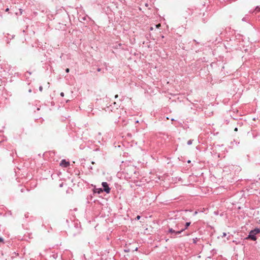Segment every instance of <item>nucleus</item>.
I'll use <instances>...</instances> for the list:
<instances>
[{
    "label": "nucleus",
    "instance_id": "9d476101",
    "mask_svg": "<svg viewBox=\"0 0 260 260\" xmlns=\"http://www.w3.org/2000/svg\"><path fill=\"white\" fill-rule=\"evenodd\" d=\"M192 140H189L187 142V144L188 145H191L192 144Z\"/></svg>",
    "mask_w": 260,
    "mask_h": 260
},
{
    "label": "nucleus",
    "instance_id": "423d86ee",
    "mask_svg": "<svg viewBox=\"0 0 260 260\" xmlns=\"http://www.w3.org/2000/svg\"><path fill=\"white\" fill-rule=\"evenodd\" d=\"M181 228H183V223H178L177 224H176L175 227V229L177 230V231H179L180 230V229Z\"/></svg>",
    "mask_w": 260,
    "mask_h": 260
},
{
    "label": "nucleus",
    "instance_id": "5701e85b",
    "mask_svg": "<svg viewBox=\"0 0 260 260\" xmlns=\"http://www.w3.org/2000/svg\"><path fill=\"white\" fill-rule=\"evenodd\" d=\"M31 89L29 90V92H31Z\"/></svg>",
    "mask_w": 260,
    "mask_h": 260
},
{
    "label": "nucleus",
    "instance_id": "4468645a",
    "mask_svg": "<svg viewBox=\"0 0 260 260\" xmlns=\"http://www.w3.org/2000/svg\"><path fill=\"white\" fill-rule=\"evenodd\" d=\"M226 235V234L225 233H223L222 237H225Z\"/></svg>",
    "mask_w": 260,
    "mask_h": 260
},
{
    "label": "nucleus",
    "instance_id": "f8f14e48",
    "mask_svg": "<svg viewBox=\"0 0 260 260\" xmlns=\"http://www.w3.org/2000/svg\"><path fill=\"white\" fill-rule=\"evenodd\" d=\"M69 71H70V70H69V69H68V68H67V69L66 70V72L67 73H69Z\"/></svg>",
    "mask_w": 260,
    "mask_h": 260
},
{
    "label": "nucleus",
    "instance_id": "f257e3e1",
    "mask_svg": "<svg viewBox=\"0 0 260 260\" xmlns=\"http://www.w3.org/2000/svg\"><path fill=\"white\" fill-rule=\"evenodd\" d=\"M171 234L170 238H174L176 237V235L178 234H181V232L179 231H177L175 229H174L172 228H169L168 232V234Z\"/></svg>",
    "mask_w": 260,
    "mask_h": 260
},
{
    "label": "nucleus",
    "instance_id": "6ab92c4d",
    "mask_svg": "<svg viewBox=\"0 0 260 260\" xmlns=\"http://www.w3.org/2000/svg\"><path fill=\"white\" fill-rule=\"evenodd\" d=\"M98 72H100L101 71V69L100 68L98 69Z\"/></svg>",
    "mask_w": 260,
    "mask_h": 260
},
{
    "label": "nucleus",
    "instance_id": "2eb2a0df",
    "mask_svg": "<svg viewBox=\"0 0 260 260\" xmlns=\"http://www.w3.org/2000/svg\"><path fill=\"white\" fill-rule=\"evenodd\" d=\"M3 242V239L1 237H0V243Z\"/></svg>",
    "mask_w": 260,
    "mask_h": 260
},
{
    "label": "nucleus",
    "instance_id": "0eeeda50",
    "mask_svg": "<svg viewBox=\"0 0 260 260\" xmlns=\"http://www.w3.org/2000/svg\"><path fill=\"white\" fill-rule=\"evenodd\" d=\"M103 189H102V188H95L94 190V193H97L98 194H100L101 192H102L103 191Z\"/></svg>",
    "mask_w": 260,
    "mask_h": 260
},
{
    "label": "nucleus",
    "instance_id": "b1692460",
    "mask_svg": "<svg viewBox=\"0 0 260 260\" xmlns=\"http://www.w3.org/2000/svg\"><path fill=\"white\" fill-rule=\"evenodd\" d=\"M92 164H94V162L92 161Z\"/></svg>",
    "mask_w": 260,
    "mask_h": 260
},
{
    "label": "nucleus",
    "instance_id": "9b49d317",
    "mask_svg": "<svg viewBox=\"0 0 260 260\" xmlns=\"http://www.w3.org/2000/svg\"><path fill=\"white\" fill-rule=\"evenodd\" d=\"M39 90L40 91H42V90H43V87L42 86H41L39 87Z\"/></svg>",
    "mask_w": 260,
    "mask_h": 260
},
{
    "label": "nucleus",
    "instance_id": "412c9836",
    "mask_svg": "<svg viewBox=\"0 0 260 260\" xmlns=\"http://www.w3.org/2000/svg\"><path fill=\"white\" fill-rule=\"evenodd\" d=\"M117 97H118V95H117V94H116V95L115 96V98H117Z\"/></svg>",
    "mask_w": 260,
    "mask_h": 260
},
{
    "label": "nucleus",
    "instance_id": "7ed1b4c3",
    "mask_svg": "<svg viewBox=\"0 0 260 260\" xmlns=\"http://www.w3.org/2000/svg\"><path fill=\"white\" fill-rule=\"evenodd\" d=\"M60 165L62 167L67 168L70 166V162L65 159H62L60 163Z\"/></svg>",
    "mask_w": 260,
    "mask_h": 260
},
{
    "label": "nucleus",
    "instance_id": "a211bd4d",
    "mask_svg": "<svg viewBox=\"0 0 260 260\" xmlns=\"http://www.w3.org/2000/svg\"><path fill=\"white\" fill-rule=\"evenodd\" d=\"M9 8H7V9H6V12H8V11H9Z\"/></svg>",
    "mask_w": 260,
    "mask_h": 260
},
{
    "label": "nucleus",
    "instance_id": "20e7f679",
    "mask_svg": "<svg viewBox=\"0 0 260 260\" xmlns=\"http://www.w3.org/2000/svg\"><path fill=\"white\" fill-rule=\"evenodd\" d=\"M255 234L254 233L252 234V230L250 232L248 237L246 239H250L253 241H255L256 240V237L255 236Z\"/></svg>",
    "mask_w": 260,
    "mask_h": 260
},
{
    "label": "nucleus",
    "instance_id": "f03ea898",
    "mask_svg": "<svg viewBox=\"0 0 260 260\" xmlns=\"http://www.w3.org/2000/svg\"><path fill=\"white\" fill-rule=\"evenodd\" d=\"M102 185L104 188L103 190L107 193H109L110 191V188L109 187L108 183L106 182H102Z\"/></svg>",
    "mask_w": 260,
    "mask_h": 260
},
{
    "label": "nucleus",
    "instance_id": "39448f33",
    "mask_svg": "<svg viewBox=\"0 0 260 260\" xmlns=\"http://www.w3.org/2000/svg\"><path fill=\"white\" fill-rule=\"evenodd\" d=\"M190 222H187L185 223L184 227H183V228H181L180 230L181 233H182L183 231H184L185 230H186L188 227L190 225Z\"/></svg>",
    "mask_w": 260,
    "mask_h": 260
},
{
    "label": "nucleus",
    "instance_id": "aec40b11",
    "mask_svg": "<svg viewBox=\"0 0 260 260\" xmlns=\"http://www.w3.org/2000/svg\"><path fill=\"white\" fill-rule=\"evenodd\" d=\"M238 131V128L236 127V128H235V131Z\"/></svg>",
    "mask_w": 260,
    "mask_h": 260
},
{
    "label": "nucleus",
    "instance_id": "6e6552de",
    "mask_svg": "<svg viewBox=\"0 0 260 260\" xmlns=\"http://www.w3.org/2000/svg\"><path fill=\"white\" fill-rule=\"evenodd\" d=\"M260 233V229L258 228H256L254 229L253 230H252V234L254 233V234H257Z\"/></svg>",
    "mask_w": 260,
    "mask_h": 260
},
{
    "label": "nucleus",
    "instance_id": "1a4fd4ad",
    "mask_svg": "<svg viewBox=\"0 0 260 260\" xmlns=\"http://www.w3.org/2000/svg\"><path fill=\"white\" fill-rule=\"evenodd\" d=\"M255 11L256 12H259V11H260V8H259V7H258V6H257V7H256V8H255Z\"/></svg>",
    "mask_w": 260,
    "mask_h": 260
},
{
    "label": "nucleus",
    "instance_id": "ddd939ff",
    "mask_svg": "<svg viewBox=\"0 0 260 260\" xmlns=\"http://www.w3.org/2000/svg\"><path fill=\"white\" fill-rule=\"evenodd\" d=\"M140 217H140V216L138 215V216H137L136 218H137V219L139 220V219L140 218Z\"/></svg>",
    "mask_w": 260,
    "mask_h": 260
},
{
    "label": "nucleus",
    "instance_id": "dca6fc26",
    "mask_svg": "<svg viewBox=\"0 0 260 260\" xmlns=\"http://www.w3.org/2000/svg\"><path fill=\"white\" fill-rule=\"evenodd\" d=\"M197 238H196V239H193V243H196V240H197Z\"/></svg>",
    "mask_w": 260,
    "mask_h": 260
},
{
    "label": "nucleus",
    "instance_id": "4be33fe9",
    "mask_svg": "<svg viewBox=\"0 0 260 260\" xmlns=\"http://www.w3.org/2000/svg\"><path fill=\"white\" fill-rule=\"evenodd\" d=\"M159 26H160V24L156 25V27H158Z\"/></svg>",
    "mask_w": 260,
    "mask_h": 260
},
{
    "label": "nucleus",
    "instance_id": "f3484780",
    "mask_svg": "<svg viewBox=\"0 0 260 260\" xmlns=\"http://www.w3.org/2000/svg\"><path fill=\"white\" fill-rule=\"evenodd\" d=\"M60 95H61V96H64V93H63V92H61V93H60Z\"/></svg>",
    "mask_w": 260,
    "mask_h": 260
}]
</instances>
